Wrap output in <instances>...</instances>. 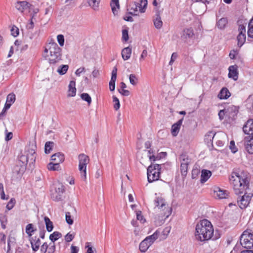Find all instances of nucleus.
<instances>
[{
  "instance_id": "1",
  "label": "nucleus",
  "mask_w": 253,
  "mask_h": 253,
  "mask_svg": "<svg viewBox=\"0 0 253 253\" xmlns=\"http://www.w3.org/2000/svg\"><path fill=\"white\" fill-rule=\"evenodd\" d=\"M230 181L236 194H242L237 198V204L241 209H245L251 202L253 196V184L249 182L247 172L238 171L232 173Z\"/></svg>"
},
{
  "instance_id": "2",
  "label": "nucleus",
  "mask_w": 253,
  "mask_h": 253,
  "mask_svg": "<svg viewBox=\"0 0 253 253\" xmlns=\"http://www.w3.org/2000/svg\"><path fill=\"white\" fill-rule=\"evenodd\" d=\"M213 228L207 219L201 220L196 226L195 239L197 241L205 242L210 240L213 234Z\"/></svg>"
},
{
  "instance_id": "3",
  "label": "nucleus",
  "mask_w": 253,
  "mask_h": 253,
  "mask_svg": "<svg viewBox=\"0 0 253 253\" xmlns=\"http://www.w3.org/2000/svg\"><path fill=\"white\" fill-rule=\"evenodd\" d=\"M61 49L53 40L46 44L43 56L49 63H56L61 58Z\"/></svg>"
},
{
  "instance_id": "4",
  "label": "nucleus",
  "mask_w": 253,
  "mask_h": 253,
  "mask_svg": "<svg viewBox=\"0 0 253 253\" xmlns=\"http://www.w3.org/2000/svg\"><path fill=\"white\" fill-rule=\"evenodd\" d=\"M153 204L154 211L163 223L171 213V209L161 197H156Z\"/></svg>"
},
{
  "instance_id": "5",
  "label": "nucleus",
  "mask_w": 253,
  "mask_h": 253,
  "mask_svg": "<svg viewBox=\"0 0 253 253\" xmlns=\"http://www.w3.org/2000/svg\"><path fill=\"white\" fill-rule=\"evenodd\" d=\"M147 6V0H140L139 2L130 3L127 6L129 13L132 15H138L139 13H144Z\"/></svg>"
},
{
  "instance_id": "6",
  "label": "nucleus",
  "mask_w": 253,
  "mask_h": 253,
  "mask_svg": "<svg viewBox=\"0 0 253 253\" xmlns=\"http://www.w3.org/2000/svg\"><path fill=\"white\" fill-rule=\"evenodd\" d=\"M161 165L153 164L149 166L147 169V178L149 182L159 180L161 171Z\"/></svg>"
},
{
  "instance_id": "7",
  "label": "nucleus",
  "mask_w": 253,
  "mask_h": 253,
  "mask_svg": "<svg viewBox=\"0 0 253 253\" xmlns=\"http://www.w3.org/2000/svg\"><path fill=\"white\" fill-rule=\"evenodd\" d=\"M78 159L79 170L81 177L84 181H85L86 179V167L89 162V158L87 155L81 154L78 156Z\"/></svg>"
},
{
  "instance_id": "8",
  "label": "nucleus",
  "mask_w": 253,
  "mask_h": 253,
  "mask_svg": "<svg viewBox=\"0 0 253 253\" xmlns=\"http://www.w3.org/2000/svg\"><path fill=\"white\" fill-rule=\"evenodd\" d=\"M240 243L245 248H253V234L248 230L245 231L241 236Z\"/></svg>"
},
{
  "instance_id": "9",
  "label": "nucleus",
  "mask_w": 253,
  "mask_h": 253,
  "mask_svg": "<svg viewBox=\"0 0 253 253\" xmlns=\"http://www.w3.org/2000/svg\"><path fill=\"white\" fill-rule=\"evenodd\" d=\"M65 192L64 186L61 183H57L51 190V197L54 200L58 201L62 198V195Z\"/></svg>"
},
{
  "instance_id": "10",
  "label": "nucleus",
  "mask_w": 253,
  "mask_h": 253,
  "mask_svg": "<svg viewBox=\"0 0 253 253\" xmlns=\"http://www.w3.org/2000/svg\"><path fill=\"white\" fill-rule=\"evenodd\" d=\"M213 196L216 199H224L228 197L229 192L219 187L215 186L212 187Z\"/></svg>"
},
{
  "instance_id": "11",
  "label": "nucleus",
  "mask_w": 253,
  "mask_h": 253,
  "mask_svg": "<svg viewBox=\"0 0 253 253\" xmlns=\"http://www.w3.org/2000/svg\"><path fill=\"white\" fill-rule=\"evenodd\" d=\"M207 136L210 138V140H213L216 137L220 138L221 140H217L216 142V145L219 147H221L224 145L225 141L227 139V135L225 133H220L217 134L214 133L213 132H209Z\"/></svg>"
},
{
  "instance_id": "12",
  "label": "nucleus",
  "mask_w": 253,
  "mask_h": 253,
  "mask_svg": "<svg viewBox=\"0 0 253 253\" xmlns=\"http://www.w3.org/2000/svg\"><path fill=\"white\" fill-rule=\"evenodd\" d=\"M238 32L239 34L237 36V39L238 41V45L240 47L246 42V26L243 25H239L238 27Z\"/></svg>"
},
{
  "instance_id": "13",
  "label": "nucleus",
  "mask_w": 253,
  "mask_h": 253,
  "mask_svg": "<svg viewBox=\"0 0 253 253\" xmlns=\"http://www.w3.org/2000/svg\"><path fill=\"white\" fill-rule=\"evenodd\" d=\"M180 159L181 161V173L182 176H185L187 175L190 160L186 156L184 155L180 156Z\"/></svg>"
},
{
  "instance_id": "14",
  "label": "nucleus",
  "mask_w": 253,
  "mask_h": 253,
  "mask_svg": "<svg viewBox=\"0 0 253 253\" xmlns=\"http://www.w3.org/2000/svg\"><path fill=\"white\" fill-rule=\"evenodd\" d=\"M226 115L232 120L235 119L237 115L239 112V107L234 105L228 106L226 109Z\"/></svg>"
},
{
  "instance_id": "15",
  "label": "nucleus",
  "mask_w": 253,
  "mask_h": 253,
  "mask_svg": "<svg viewBox=\"0 0 253 253\" xmlns=\"http://www.w3.org/2000/svg\"><path fill=\"white\" fill-rule=\"evenodd\" d=\"M31 4L26 1H17L15 5V8L20 12H23L30 8Z\"/></svg>"
},
{
  "instance_id": "16",
  "label": "nucleus",
  "mask_w": 253,
  "mask_h": 253,
  "mask_svg": "<svg viewBox=\"0 0 253 253\" xmlns=\"http://www.w3.org/2000/svg\"><path fill=\"white\" fill-rule=\"evenodd\" d=\"M228 77L233 79L234 81L237 80L238 78V67L236 64L230 66L229 67Z\"/></svg>"
},
{
  "instance_id": "17",
  "label": "nucleus",
  "mask_w": 253,
  "mask_h": 253,
  "mask_svg": "<svg viewBox=\"0 0 253 253\" xmlns=\"http://www.w3.org/2000/svg\"><path fill=\"white\" fill-rule=\"evenodd\" d=\"M243 130L245 134H253V119L249 120L243 126Z\"/></svg>"
},
{
  "instance_id": "18",
  "label": "nucleus",
  "mask_w": 253,
  "mask_h": 253,
  "mask_svg": "<svg viewBox=\"0 0 253 253\" xmlns=\"http://www.w3.org/2000/svg\"><path fill=\"white\" fill-rule=\"evenodd\" d=\"M117 68L114 67L112 71L111 78L109 82V88L111 91H114L115 89V82L117 79Z\"/></svg>"
},
{
  "instance_id": "19",
  "label": "nucleus",
  "mask_w": 253,
  "mask_h": 253,
  "mask_svg": "<svg viewBox=\"0 0 253 253\" xmlns=\"http://www.w3.org/2000/svg\"><path fill=\"white\" fill-rule=\"evenodd\" d=\"M15 95L13 93L9 94L6 98V101L5 104L4 105L3 110L6 111L9 108H10L11 105L15 102Z\"/></svg>"
},
{
  "instance_id": "20",
  "label": "nucleus",
  "mask_w": 253,
  "mask_h": 253,
  "mask_svg": "<svg viewBox=\"0 0 253 253\" xmlns=\"http://www.w3.org/2000/svg\"><path fill=\"white\" fill-rule=\"evenodd\" d=\"M30 241L33 250L35 252L37 251L41 244L40 239L37 237H33L30 238Z\"/></svg>"
},
{
  "instance_id": "21",
  "label": "nucleus",
  "mask_w": 253,
  "mask_h": 253,
  "mask_svg": "<svg viewBox=\"0 0 253 253\" xmlns=\"http://www.w3.org/2000/svg\"><path fill=\"white\" fill-rule=\"evenodd\" d=\"M76 94V82L75 81H71L68 86V96L74 97Z\"/></svg>"
},
{
  "instance_id": "22",
  "label": "nucleus",
  "mask_w": 253,
  "mask_h": 253,
  "mask_svg": "<svg viewBox=\"0 0 253 253\" xmlns=\"http://www.w3.org/2000/svg\"><path fill=\"white\" fill-rule=\"evenodd\" d=\"M182 120H180L172 126L171 132L172 136H176L177 135L180 130V126L182 124Z\"/></svg>"
},
{
  "instance_id": "23",
  "label": "nucleus",
  "mask_w": 253,
  "mask_h": 253,
  "mask_svg": "<svg viewBox=\"0 0 253 253\" xmlns=\"http://www.w3.org/2000/svg\"><path fill=\"white\" fill-rule=\"evenodd\" d=\"M230 96L231 93L226 87H223L218 94V97L220 99H227Z\"/></svg>"
},
{
  "instance_id": "24",
  "label": "nucleus",
  "mask_w": 253,
  "mask_h": 253,
  "mask_svg": "<svg viewBox=\"0 0 253 253\" xmlns=\"http://www.w3.org/2000/svg\"><path fill=\"white\" fill-rule=\"evenodd\" d=\"M211 175V172L207 169H203L201 171V182L203 183L206 182Z\"/></svg>"
},
{
  "instance_id": "25",
  "label": "nucleus",
  "mask_w": 253,
  "mask_h": 253,
  "mask_svg": "<svg viewBox=\"0 0 253 253\" xmlns=\"http://www.w3.org/2000/svg\"><path fill=\"white\" fill-rule=\"evenodd\" d=\"M159 234L160 231L157 230L152 235L149 236L145 238L146 240H147V242L150 244V246L158 238Z\"/></svg>"
},
{
  "instance_id": "26",
  "label": "nucleus",
  "mask_w": 253,
  "mask_h": 253,
  "mask_svg": "<svg viewBox=\"0 0 253 253\" xmlns=\"http://www.w3.org/2000/svg\"><path fill=\"white\" fill-rule=\"evenodd\" d=\"M110 5L114 14H117L118 10L120 8L119 0H111Z\"/></svg>"
},
{
  "instance_id": "27",
  "label": "nucleus",
  "mask_w": 253,
  "mask_h": 253,
  "mask_svg": "<svg viewBox=\"0 0 253 253\" xmlns=\"http://www.w3.org/2000/svg\"><path fill=\"white\" fill-rule=\"evenodd\" d=\"M51 160L56 163L60 164L63 162L64 160V155L61 153H57L53 155L51 157Z\"/></svg>"
},
{
  "instance_id": "28",
  "label": "nucleus",
  "mask_w": 253,
  "mask_h": 253,
  "mask_svg": "<svg viewBox=\"0 0 253 253\" xmlns=\"http://www.w3.org/2000/svg\"><path fill=\"white\" fill-rule=\"evenodd\" d=\"M36 231V229L34 227L33 224L29 223L26 225L25 232L30 238L32 237V236Z\"/></svg>"
},
{
  "instance_id": "29",
  "label": "nucleus",
  "mask_w": 253,
  "mask_h": 253,
  "mask_svg": "<svg viewBox=\"0 0 253 253\" xmlns=\"http://www.w3.org/2000/svg\"><path fill=\"white\" fill-rule=\"evenodd\" d=\"M150 247V245L148 243L147 240L145 239L140 243L139 250L141 252L145 253Z\"/></svg>"
},
{
  "instance_id": "30",
  "label": "nucleus",
  "mask_w": 253,
  "mask_h": 253,
  "mask_svg": "<svg viewBox=\"0 0 253 253\" xmlns=\"http://www.w3.org/2000/svg\"><path fill=\"white\" fill-rule=\"evenodd\" d=\"M131 54V49L128 47L125 48L122 51V56L124 60H127Z\"/></svg>"
},
{
  "instance_id": "31",
  "label": "nucleus",
  "mask_w": 253,
  "mask_h": 253,
  "mask_svg": "<svg viewBox=\"0 0 253 253\" xmlns=\"http://www.w3.org/2000/svg\"><path fill=\"white\" fill-rule=\"evenodd\" d=\"M245 105L253 111V94L250 95L245 101Z\"/></svg>"
},
{
  "instance_id": "32",
  "label": "nucleus",
  "mask_w": 253,
  "mask_h": 253,
  "mask_svg": "<svg viewBox=\"0 0 253 253\" xmlns=\"http://www.w3.org/2000/svg\"><path fill=\"white\" fill-rule=\"evenodd\" d=\"M44 220L45 222L47 231L48 232H51L53 230V225L52 222L51 221L50 219L47 216L44 217Z\"/></svg>"
},
{
  "instance_id": "33",
  "label": "nucleus",
  "mask_w": 253,
  "mask_h": 253,
  "mask_svg": "<svg viewBox=\"0 0 253 253\" xmlns=\"http://www.w3.org/2000/svg\"><path fill=\"white\" fill-rule=\"evenodd\" d=\"M62 237V234L59 232L55 231L49 236V239L54 243Z\"/></svg>"
},
{
  "instance_id": "34",
  "label": "nucleus",
  "mask_w": 253,
  "mask_h": 253,
  "mask_svg": "<svg viewBox=\"0 0 253 253\" xmlns=\"http://www.w3.org/2000/svg\"><path fill=\"white\" fill-rule=\"evenodd\" d=\"M246 150L249 154H253V139L248 141L246 145Z\"/></svg>"
},
{
  "instance_id": "35",
  "label": "nucleus",
  "mask_w": 253,
  "mask_h": 253,
  "mask_svg": "<svg viewBox=\"0 0 253 253\" xmlns=\"http://www.w3.org/2000/svg\"><path fill=\"white\" fill-rule=\"evenodd\" d=\"M227 19L225 18H222L219 20L217 23V26L220 29H224L227 24Z\"/></svg>"
},
{
  "instance_id": "36",
  "label": "nucleus",
  "mask_w": 253,
  "mask_h": 253,
  "mask_svg": "<svg viewBox=\"0 0 253 253\" xmlns=\"http://www.w3.org/2000/svg\"><path fill=\"white\" fill-rule=\"evenodd\" d=\"M89 6L93 9L97 10L99 7V4L100 0H87Z\"/></svg>"
},
{
  "instance_id": "37",
  "label": "nucleus",
  "mask_w": 253,
  "mask_h": 253,
  "mask_svg": "<svg viewBox=\"0 0 253 253\" xmlns=\"http://www.w3.org/2000/svg\"><path fill=\"white\" fill-rule=\"evenodd\" d=\"M69 67L67 65L63 64L60 66L57 70V72L60 75H63L66 73L68 70Z\"/></svg>"
},
{
  "instance_id": "38",
  "label": "nucleus",
  "mask_w": 253,
  "mask_h": 253,
  "mask_svg": "<svg viewBox=\"0 0 253 253\" xmlns=\"http://www.w3.org/2000/svg\"><path fill=\"white\" fill-rule=\"evenodd\" d=\"M47 169L49 170H59L60 169V167L59 163H56L53 164L50 163L47 165Z\"/></svg>"
},
{
  "instance_id": "39",
  "label": "nucleus",
  "mask_w": 253,
  "mask_h": 253,
  "mask_svg": "<svg viewBox=\"0 0 253 253\" xmlns=\"http://www.w3.org/2000/svg\"><path fill=\"white\" fill-rule=\"evenodd\" d=\"M7 216L6 214H0V222L2 229H5L6 228V224L7 223Z\"/></svg>"
},
{
  "instance_id": "40",
  "label": "nucleus",
  "mask_w": 253,
  "mask_h": 253,
  "mask_svg": "<svg viewBox=\"0 0 253 253\" xmlns=\"http://www.w3.org/2000/svg\"><path fill=\"white\" fill-rule=\"evenodd\" d=\"M248 35L249 37L253 38V18L250 20L248 24Z\"/></svg>"
},
{
  "instance_id": "41",
  "label": "nucleus",
  "mask_w": 253,
  "mask_h": 253,
  "mask_svg": "<svg viewBox=\"0 0 253 253\" xmlns=\"http://www.w3.org/2000/svg\"><path fill=\"white\" fill-rule=\"evenodd\" d=\"M26 155L28 156V159L31 163H33L35 161L36 156L35 152L34 149H32L30 151H29L28 153H26Z\"/></svg>"
},
{
  "instance_id": "42",
  "label": "nucleus",
  "mask_w": 253,
  "mask_h": 253,
  "mask_svg": "<svg viewBox=\"0 0 253 253\" xmlns=\"http://www.w3.org/2000/svg\"><path fill=\"white\" fill-rule=\"evenodd\" d=\"M194 36L193 30L192 28L186 29L183 31V36L186 38H192Z\"/></svg>"
},
{
  "instance_id": "43",
  "label": "nucleus",
  "mask_w": 253,
  "mask_h": 253,
  "mask_svg": "<svg viewBox=\"0 0 253 253\" xmlns=\"http://www.w3.org/2000/svg\"><path fill=\"white\" fill-rule=\"evenodd\" d=\"M53 142L48 141L45 144L44 151L46 154H48L50 152L53 146Z\"/></svg>"
},
{
  "instance_id": "44",
  "label": "nucleus",
  "mask_w": 253,
  "mask_h": 253,
  "mask_svg": "<svg viewBox=\"0 0 253 253\" xmlns=\"http://www.w3.org/2000/svg\"><path fill=\"white\" fill-rule=\"evenodd\" d=\"M81 98L85 101H86L88 105H90L91 102V97L89 96V95L88 93H83L81 95Z\"/></svg>"
},
{
  "instance_id": "45",
  "label": "nucleus",
  "mask_w": 253,
  "mask_h": 253,
  "mask_svg": "<svg viewBox=\"0 0 253 253\" xmlns=\"http://www.w3.org/2000/svg\"><path fill=\"white\" fill-rule=\"evenodd\" d=\"M11 35L14 37H17L19 34V28L13 25L10 29Z\"/></svg>"
},
{
  "instance_id": "46",
  "label": "nucleus",
  "mask_w": 253,
  "mask_h": 253,
  "mask_svg": "<svg viewBox=\"0 0 253 253\" xmlns=\"http://www.w3.org/2000/svg\"><path fill=\"white\" fill-rule=\"evenodd\" d=\"M154 24L156 28L160 29L163 25V22L161 20L160 17L157 16L156 19L154 20Z\"/></svg>"
},
{
  "instance_id": "47",
  "label": "nucleus",
  "mask_w": 253,
  "mask_h": 253,
  "mask_svg": "<svg viewBox=\"0 0 253 253\" xmlns=\"http://www.w3.org/2000/svg\"><path fill=\"white\" fill-rule=\"evenodd\" d=\"M113 101L114 103V108L115 110H118L120 107V103L119 99L115 96H113Z\"/></svg>"
},
{
  "instance_id": "48",
  "label": "nucleus",
  "mask_w": 253,
  "mask_h": 253,
  "mask_svg": "<svg viewBox=\"0 0 253 253\" xmlns=\"http://www.w3.org/2000/svg\"><path fill=\"white\" fill-rule=\"evenodd\" d=\"M229 148L233 153H236L238 150V148L235 144V142L233 140L230 141Z\"/></svg>"
},
{
  "instance_id": "49",
  "label": "nucleus",
  "mask_w": 253,
  "mask_h": 253,
  "mask_svg": "<svg viewBox=\"0 0 253 253\" xmlns=\"http://www.w3.org/2000/svg\"><path fill=\"white\" fill-rule=\"evenodd\" d=\"M15 204V200L14 198H11L10 200L7 203L6 208L7 210L9 211L11 210Z\"/></svg>"
},
{
  "instance_id": "50",
  "label": "nucleus",
  "mask_w": 253,
  "mask_h": 253,
  "mask_svg": "<svg viewBox=\"0 0 253 253\" xmlns=\"http://www.w3.org/2000/svg\"><path fill=\"white\" fill-rule=\"evenodd\" d=\"M129 80L130 83L133 85H135L137 83V79L134 74L129 75Z\"/></svg>"
},
{
  "instance_id": "51",
  "label": "nucleus",
  "mask_w": 253,
  "mask_h": 253,
  "mask_svg": "<svg viewBox=\"0 0 253 253\" xmlns=\"http://www.w3.org/2000/svg\"><path fill=\"white\" fill-rule=\"evenodd\" d=\"M28 156L26 154H22L19 157V161L22 162L23 164H26L28 161Z\"/></svg>"
},
{
  "instance_id": "52",
  "label": "nucleus",
  "mask_w": 253,
  "mask_h": 253,
  "mask_svg": "<svg viewBox=\"0 0 253 253\" xmlns=\"http://www.w3.org/2000/svg\"><path fill=\"white\" fill-rule=\"evenodd\" d=\"M66 221L69 225H72L73 223V220L71 217V214L69 212H67L65 214Z\"/></svg>"
},
{
  "instance_id": "53",
  "label": "nucleus",
  "mask_w": 253,
  "mask_h": 253,
  "mask_svg": "<svg viewBox=\"0 0 253 253\" xmlns=\"http://www.w3.org/2000/svg\"><path fill=\"white\" fill-rule=\"evenodd\" d=\"M57 41L61 46L64 44V37L63 35H58L57 37Z\"/></svg>"
},
{
  "instance_id": "54",
  "label": "nucleus",
  "mask_w": 253,
  "mask_h": 253,
  "mask_svg": "<svg viewBox=\"0 0 253 253\" xmlns=\"http://www.w3.org/2000/svg\"><path fill=\"white\" fill-rule=\"evenodd\" d=\"M171 227L170 226H167L164 229L162 232V235L164 236V239H165L167 237L168 234L169 233Z\"/></svg>"
},
{
  "instance_id": "55",
  "label": "nucleus",
  "mask_w": 253,
  "mask_h": 253,
  "mask_svg": "<svg viewBox=\"0 0 253 253\" xmlns=\"http://www.w3.org/2000/svg\"><path fill=\"white\" fill-rule=\"evenodd\" d=\"M137 220H139L141 223H144L145 220L144 219L142 215L141 211H137L136 213Z\"/></svg>"
},
{
  "instance_id": "56",
  "label": "nucleus",
  "mask_w": 253,
  "mask_h": 253,
  "mask_svg": "<svg viewBox=\"0 0 253 253\" xmlns=\"http://www.w3.org/2000/svg\"><path fill=\"white\" fill-rule=\"evenodd\" d=\"M55 250V244L54 243H51L49 245V247L47 249V253H54Z\"/></svg>"
},
{
  "instance_id": "57",
  "label": "nucleus",
  "mask_w": 253,
  "mask_h": 253,
  "mask_svg": "<svg viewBox=\"0 0 253 253\" xmlns=\"http://www.w3.org/2000/svg\"><path fill=\"white\" fill-rule=\"evenodd\" d=\"M238 55V51L237 50L233 49L229 53V57L231 59H235Z\"/></svg>"
},
{
  "instance_id": "58",
  "label": "nucleus",
  "mask_w": 253,
  "mask_h": 253,
  "mask_svg": "<svg viewBox=\"0 0 253 253\" xmlns=\"http://www.w3.org/2000/svg\"><path fill=\"white\" fill-rule=\"evenodd\" d=\"M122 39L125 42H126L128 39V31L126 29H124L122 31Z\"/></svg>"
},
{
  "instance_id": "59",
  "label": "nucleus",
  "mask_w": 253,
  "mask_h": 253,
  "mask_svg": "<svg viewBox=\"0 0 253 253\" xmlns=\"http://www.w3.org/2000/svg\"><path fill=\"white\" fill-rule=\"evenodd\" d=\"M0 198L2 200L6 199L5 197V194L4 192L3 185L2 183H0Z\"/></svg>"
},
{
  "instance_id": "60",
  "label": "nucleus",
  "mask_w": 253,
  "mask_h": 253,
  "mask_svg": "<svg viewBox=\"0 0 253 253\" xmlns=\"http://www.w3.org/2000/svg\"><path fill=\"white\" fill-rule=\"evenodd\" d=\"M74 238V235L73 234H70V233H68L65 236V240L66 242H69L73 240V239Z\"/></svg>"
},
{
  "instance_id": "61",
  "label": "nucleus",
  "mask_w": 253,
  "mask_h": 253,
  "mask_svg": "<svg viewBox=\"0 0 253 253\" xmlns=\"http://www.w3.org/2000/svg\"><path fill=\"white\" fill-rule=\"evenodd\" d=\"M148 157H149L150 160L151 162H154L156 161L157 160L159 159L158 157H156L153 154L151 155V153H153V152H151V150H149L148 151Z\"/></svg>"
},
{
  "instance_id": "62",
  "label": "nucleus",
  "mask_w": 253,
  "mask_h": 253,
  "mask_svg": "<svg viewBox=\"0 0 253 253\" xmlns=\"http://www.w3.org/2000/svg\"><path fill=\"white\" fill-rule=\"evenodd\" d=\"M49 246L46 243H44L41 246V251L42 253H45L48 249Z\"/></svg>"
},
{
  "instance_id": "63",
  "label": "nucleus",
  "mask_w": 253,
  "mask_h": 253,
  "mask_svg": "<svg viewBox=\"0 0 253 253\" xmlns=\"http://www.w3.org/2000/svg\"><path fill=\"white\" fill-rule=\"evenodd\" d=\"M34 17V14L32 16L30 22L27 26V28L29 29H33L34 27V23L33 21Z\"/></svg>"
},
{
  "instance_id": "64",
  "label": "nucleus",
  "mask_w": 253,
  "mask_h": 253,
  "mask_svg": "<svg viewBox=\"0 0 253 253\" xmlns=\"http://www.w3.org/2000/svg\"><path fill=\"white\" fill-rule=\"evenodd\" d=\"M79 249L76 246L72 245L71 247V253H78L79 252Z\"/></svg>"
}]
</instances>
